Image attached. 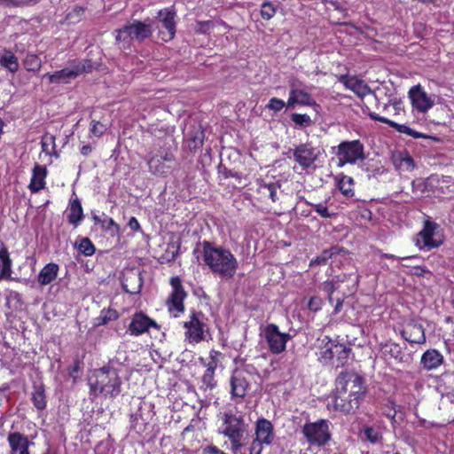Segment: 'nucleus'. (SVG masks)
Segmentation results:
<instances>
[{
	"instance_id": "32",
	"label": "nucleus",
	"mask_w": 454,
	"mask_h": 454,
	"mask_svg": "<svg viewBox=\"0 0 454 454\" xmlns=\"http://www.w3.org/2000/svg\"><path fill=\"white\" fill-rule=\"evenodd\" d=\"M68 222L75 227L83 218V212L81 201L78 198L72 200L69 205Z\"/></svg>"
},
{
	"instance_id": "21",
	"label": "nucleus",
	"mask_w": 454,
	"mask_h": 454,
	"mask_svg": "<svg viewBox=\"0 0 454 454\" xmlns=\"http://www.w3.org/2000/svg\"><path fill=\"white\" fill-rule=\"evenodd\" d=\"M342 397V395L335 391L333 398L332 404L336 411L344 413H352L359 407L360 401L356 400L355 396Z\"/></svg>"
},
{
	"instance_id": "25",
	"label": "nucleus",
	"mask_w": 454,
	"mask_h": 454,
	"mask_svg": "<svg viewBox=\"0 0 454 454\" xmlns=\"http://www.w3.org/2000/svg\"><path fill=\"white\" fill-rule=\"evenodd\" d=\"M47 170L44 166L36 164L33 168V174L28 185L31 192L35 193L43 190L45 186V177Z\"/></svg>"
},
{
	"instance_id": "16",
	"label": "nucleus",
	"mask_w": 454,
	"mask_h": 454,
	"mask_svg": "<svg viewBox=\"0 0 454 454\" xmlns=\"http://www.w3.org/2000/svg\"><path fill=\"white\" fill-rule=\"evenodd\" d=\"M202 316L201 313L193 312L190 319L184 322L185 335L190 342L199 343L204 339V325L200 318Z\"/></svg>"
},
{
	"instance_id": "64",
	"label": "nucleus",
	"mask_w": 454,
	"mask_h": 454,
	"mask_svg": "<svg viewBox=\"0 0 454 454\" xmlns=\"http://www.w3.org/2000/svg\"><path fill=\"white\" fill-rule=\"evenodd\" d=\"M203 454H225L223 450L215 446H210L204 450Z\"/></svg>"
},
{
	"instance_id": "29",
	"label": "nucleus",
	"mask_w": 454,
	"mask_h": 454,
	"mask_svg": "<svg viewBox=\"0 0 454 454\" xmlns=\"http://www.w3.org/2000/svg\"><path fill=\"white\" fill-rule=\"evenodd\" d=\"M31 401L34 406L38 411H43L46 408L47 401L45 395L44 386L41 383H35L33 386V391L31 394Z\"/></svg>"
},
{
	"instance_id": "6",
	"label": "nucleus",
	"mask_w": 454,
	"mask_h": 454,
	"mask_svg": "<svg viewBox=\"0 0 454 454\" xmlns=\"http://www.w3.org/2000/svg\"><path fill=\"white\" fill-rule=\"evenodd\" d=\"M335 154L338 158V167L346 164H355L359 160L365 158L364 145L359 140L343 141L337 147Z\"/></svg>"
},
{
	"instance_id": "2",
	"label": "nucleus",
	"mask_w": 454,
	"mask_h": 454,
	"mask_svg": "<svg viewBox=\"0 0 454 454\" xmlns=\"http://www.w3.org/2000/svg\"><path fill=\"white\" fill-rule=\"evenodd\" d=\"M219 433L230 440L231 450L237 454L249 440V423L241 412L226 411L222 414Z\"/></svg>"
},
{
	"instance_id": "52",
	"label": "nucleus",
	"mask_w": 454,
	"mask_h": 454,
	"mask_svg": "<svg viewBox=\"0 0 454 454\" xmlns=\"http://www.w3.org/2000/svg\"><path fill=\"white\" fill-rule=\"evenodd\" d=\"M285 106V102L282 99H279L278 98H272L270 99L269 103L267 104L266 107L274 111V112H279L281 111Z\"/></svg>"
},
{
	"instance_id": "23",
	"label": "nucleus",
	"mask_w": 454,
	"mask_h": 454,
	"mask_svg": "<svg viewBox=\"0 0 454 454\" xmlns=\"http://www.w3.org/2000/svg\"><path fill=\"white\" fill-rule=\"evenodd\" d=\"M157 327V324L142 313L135 314L129 326L132 334L139 335L146 332L149 327Z\"/></svg>"
},
{
	"instance_id": "44",
	"label": "nucleus",
	"mask_w": 454,
	"mask_h": 454,
	"mask_svg": "<svg viewBox=\"0 0 454 454\" xmlns=\"http://www.w3.org/2000/svg\"><path fill=\"white\" fill-rule=\"evenodd\" d=\"M55 137L51 134L46 133L42 137L41 145L43 152L52 154L55 150Z\"/></svg>"
},
{
	"instance_id": "60",
	"label": "nucleus",
	"mask_w": 454,
	"mask_h": 454,
	"mask_svg": "<svg viewBox=\"0 0 454 454\" xmlns=\"http://www.w3.org/2000/svg\"><path fill=\"white\" fill-rule=\"evenodd\" d=\"M12 265V261L7 262L2 264V270H1V272H0V280L3 279V278H4V279H10L11 278Z\"/></svg>"
},
{
	"instance_id": "31",
	"label": "nucleus",
	"mask_w": 454,
	"mask_h": 454,
	"mask_svg": "<svg viewBox=\"0 0 454 454\" xmlns=\"http://www.w3.org/2000/svg\"><path fill=\"white\" fill-rule=\"evenodd\" d=\"M338 183V188L347 198H352L355 195L354 186L355 182L351 176H346L344 174H340L335 177Z\"/></svg>"
},
{
	"instance_id": "24",
	"label": "nucleus",
	"mask_w": 454,
	"mask_h": 454,
	"mask_svg": "<svg viewBox=\"0 0 454 454\" xmlns=\"http://www.w3.org/2000/svg\"><path fill=\"white\" fill-rule=\"evenodd\" d=\"M444 362L443 356L436 349H428L423 353L420 364L426 371L437 369Z\"/></svg>"
},
{
	"instance_id": "57",
	"label": "nucleus",
	"mask_w": 454,
	"mask_h": 454,
	"mask_svg": "<svg viewBox=\"0 0 454 454\" xmlns=\"http://www.w3.org/2000/svg\"><path fill=\"white\" fill-rule=\"evenodd\" d=\"M219 174H221L224 178H230V177H234L238 180H240L241 179V174L237 172V171H233L231 169H228L226 168L225 167H223V166H220L219 167Z\"/></svg>"
},
{
	"instance_id": "53",
	"label": "nucleus",
	"mask_w": 454,
	"mask_h": 454,
	"mask_svg": "<svg viewBox=\"0 0 454 454\" xmlns=\"http://www.w3.org/2000/svg\"><path fill=\"white\" fill-rule=\"evenodd\" d=\"M396 404L393 401H387V403L385 404L384 408V414L388 419H391L393 421H395V416H396Z\"/></svg>"
},
{
	"instance_id": "41",
	"label": "nucleus",
	"mask_w": 454,
	"mask_h": 454,
	"mask_svg": "<svg viewBox=\"0 0 454 454\" xmlns=\"http://www.w3.org/2000/svg\"><path fill=\"white\" fill-rule=\"evenodd\" d=\"M119 317L118 312L115 309H103L100 312V315L96 318L97 325H106L110 321H114L117 319Z\"/></svg>"
},
{
	"instance_id": "7",
	"label": "nucleus",
	"mask_w": 454,
	"mask_h": 454,
	"mask_svg": "<svg viewBox=\"0 0 454 454\" xmlns=\"http://www.w3.org/2000/svg\"><path fill=\"white\" fill-rule=\"evenodd\" d=\"M268 349L273 355H279L286 350V343L293 336L290 333H281L277 325L270 323L265 325L262 333Z\"/></svg>"
},
{
	"instance_id": "20",
	"label": "nucleus",
	"mask_w": 454,
	"mask_h": 454,
	"mask_svg": "<svg viewBox=\"0 0 454 454\" xmlns=\"http://www.w3.org/2000/svg\"><path fill=\"white\" fill-rule=\"evenodd\" d=\"M122 287L130 294H139L143 286L141 272L137 270H127L122 277Z\"/></svg>"
},
{
	"instance_id": "15",
	"label": "nucleus",
	"mask_w": 454,
	"mask_h": 454,
	"mask_svg": "<svg viewBox=\"0 0 454 454\" xmlns=\"http://www.w3.org/2000/svg\"><path fill=\"white\" fill-rule=\"evenodd\" d=\"M338 81L341 82L346 89L353 91L360 98H364L365 96L371 94L373 95L375 99L377 98L376 95L372 92L367 83L356 76L341 74L338 76Z\"/></svg>"
},
{
	"instance_id": "38",
	"label": "nucleus",
	"mask_w": 454,
	"mask_h": 454,
	"mask_svg": "<svg viewBox=\"0 0 454 454\" xmlns=\"http://www.w3.org/2000/svg\"><path fill=\"white\" fill-rule=\"evenodd\" d=\"M187 137L189 140V147L191 150L197 149L203 145L204 141V131L201 129V127H198L194 132H189L187 134Z\"/></svg>"
},
{
	"instance_id": "35",
	"label": "nucleus",
	"mask_w": 454,
	"mask_h": 454,
	"mask_svg": "<svg viewBox=\"0 0 454 454\" xmlns=\"http://www.w3.org/2000/svg\"><path fill=\"white\" fill-rule=\"evenodd\" d=\"M333 349V358L337 361V366H343L349 357L351 353V348H348L346 345L342 343H335Z\"/></svg>"
},
{
	"instance_id": "36",
	"label": "nucleus",
	"mask_w": 454,
	"mask_h": 454,
	"mask_svg": "<svg viewBox=\"0 0 454 454\" xmlns=\"http://www.w3.org/2000/svg\"><path fill=\"white\" fill-rule=\"evenodd\" d=\"M180 247V239H177L176 240H175L174 239H170L169 242L167 244V248L164 254L161 255V259L168 262L175 261L179 254Z\"/></svg>"
},
{
	"instance_id": "14",
	"label": "nucleus",
	"mask_w": 454,
	"mask_h": 454,
	"mask_svg": "<svg viewBox=\"0 0 454 454\" xmlns=\"http://www.w3.org/2000/svg\"><path fill=\"white\" fill-rule=\"evenodd\" d=\"M440 229V225L434 222L427 220L424 223L423 229L419 232L417 245L420 248H436L442 244V240L434 239V236L437 234V231Z\"/></svg>"
},
{
	"instance_id": "9",
	"label": "nucleus",
	"mask_w": 454,
	"mask_h": 454,
	"mask_svg": "<svg viewBox=\"0 0 454 454\" xmlns=\"http://www.w3.org/2000/svg\"><path fill=\"white\" fill-rule=\"evenodd\" d=\"M92 65L90 60H82L74 64L71 67H66L53 74L47 73L43 77H48L51 83H67L79 74L91 72Z\"/></svg>"
},
{
	"instance_id": "45",
	"label": "nucleus",
	"mask_w": 454,
	"mask_h": 454,
	"mask_svg": "<svg viewBox=\"0 0 454 454\" xmlns=\"http://www.w3.org/2000/svg\"><path fill=\"white\" fill-rule=\"evenodd\" d=\"M276 6L269 1L263 2L261 6V16L265 20H270L276 14Z\"/></svg>"
},
{
	"instance_id": "61",
	"label": "nucleus",
	"mask_w": 454,
	"mask_h": 454,
	"mask_svg": "<svg viewBox=\"0 0 454 454\" xmlns=\"http://www.w3.org/2000/svg\"><path fill=\"white\" fill-rule=\"evenodd\" d=\"M337 289L336 285L333 281H326L324 284V290L328 294V300L331 303L333 302V294Z\"/></svg>"
},
{
	"instance_id": "27",
	"label": "nucleus",
	"mask_w": 454,
	"mask_h": 454,
	"mask_svg": "<svg viewBox=\"0 0 454 454\" xmlns=\"http://www.w3.org/2000/svg\"><path fill=\"white\" fill-rule=\"evenodd\" d=\"M393 162L395 168L401 171H411L415 168L412 157L406 151L397 152L393 155Z\"/></svg>"
},
{
	"instance_id": "30",
	"label": "nucleus",
	"mask_w": 454,
	"mask_h": 454,
	"mask_svg": "<svg viewBox=\"0 0 454 454\" xmlns=\"http://www.w3.org/2000/svg\"><path fill=\"white\" fill-rule=\"evenodd\" d=\"M59 265L53 262L46 264L38 274V282L46 286L51 283L58 276Z\"/></svg>"
},
{
	"instance_id": "46",
	"label": "nucleus",
	"mask_w": 454,
	"mask_h": 454,
	"mask_svg": "<svg viewBox=\"0 0 454 454\" xmlns=\"http://www.w3.org/2000/svg\"><path fill=\"white\" fill-rule=\"evenodd\" d=\"M80 253L85 256H90L95 253V247L88 238H83L78 246Z\"/></svg>"
},
{
	"instance_id": "50",
	"label": "nucleus",
	"mask_w": 454,
	"mask_h": 454,
	"mask_svg": "<svg viewBox=\"0 0 454 454\" xmlns=\"http://www.w3.org/2000/svg\"><path fill=\"white\" fill-rule=\"evenodd\" d=\"M202 383L207 387L212 389L216 386V380H215V371L206 369L204 375L202 376Z\"/></svg>"
},
{
	"instance_id": "12",
	"label": "nucleus",
	"mask_w": 454,
	"mask_h": 454,
	"mask_svg": "<svg viewBox=\"0 0 454 454\" xmlns=\"http://www.w3.org/2000/svg\"><path fill=\"white\" fill-rule=\"evenodd\" d=\"M252 372L246 369H236L230 379L231 398H244L250 387L249 378Z\"/></svg>"
},
{
	"instance_id": "4",
	"label": "nucleus",
	"mask_w": 454,
	"mask_h": 454,
	"mask_svg": "<svg viewBox=\"0 0 454 454\" xmlns=\"http://www.w3.org/2000/svg\"><path fill=\"white\" fill-rule=\"evenodd\" d=\"M153 31L154 21L153 20H134L114 31L115 41L118 43H122V46L127 48L130 46L134 40L139 43L144 42L152 35Z\"/></svg>"
},
{
	"instance_id": "58",
	"label": "nucleus",
	"mask_w": 454,
	"mask_h": 454,
	"mask_svg": "<svg viewBox=\"0 0 454 454\" xmlns=\"http://www.w3.org/2000/svg\"><path fill=\"white\" fill-rule=\"evenodd\" d=\"M389 355L394 357L395 360L402 361L403 360V352L402 348L398 344H391L388 350Z\"/></svg>"
},
{
	"instance_id": "22",
	"label": "nucleus",
	"mask_w": 454,
	"mask_h": 454,
	"mask_svg": "<svg viewBox=\"0 0 454 454\" xmlns=\"http://www.w3.org/2000/svg\"><path fill=\"white\" fill-rule=\"evenodd\" d=\"M368 115L369 117L372 119V120H374V121H380L382 123H386L387 125H389L391 128L395 129L396 131H398L399 133H403V134H406L408 136H411L414 138H424V137H427L426 135L420 133V132H418L412 129H411L410 127L404 125V124H399L397 122H395L386 117H382V116H380L379 114L373 113V112H370L368 113Z\"/></svg>"
},
{
	"instance_id": "33",
	"label": "nucleus",
	"mask_w": 454,
	"mask_h": 454,
	"mask_svg": "<svg viewBox=\"0 0 454 454\" xmlns=\"http://www.w3.org/2000/svg\"><path fill=\"white\" fill-rule=\"evenodd\" d=\"M279 189L280 184L278 182L270 184L261 183L258 186L257 192L262 196L270 198L272 202H276L278 200L277 193Z\"/></svg>"
},
{
	"instance_id": "62",
	"label": "nucleus",
	"mask_w": 454,
	"mask_h": 454,
	"mask_svg": "<svg viewBox=\"0 0 454 454\" xmlns=\"http://www.w3.org/2000/svg\"><path fill=\"white\" fill-rule=\"evenodd\" d=\"M0 261L2 264L12 261L9 255L8 249L4 245H2L0 247Z\"/></svg>"
},
{
	"instance_id": "8",
	"label": "nucleus",
	"mask_w": 454,
	"mask_h": 454,
	"mask_svg": "<svg viewBox=\"0 0 454 454\" xmlns=\"http://www.w3.org/2000/svg\"><path fill=\"white\" fill-rule=\"evenodd\" d=\"M302 434L310 445L324 446L331 439L329 422L326 419H320L306 423L302 427Z\"/></svg>"
},
{
	"instance_id": "13",
	"label": "nucleus",
	"mask_w": 454,
	"mask_h": 454,
	"mask_svg": "<svg viewBox=\"0 0 454 454\" xmlns=\"http://www.w3.org/2000/svg\"><path fill=\"white\" fill-rule=\"evenodd\" d=\"M255 438L252 441L250 446L253 449L262 450V444L270 445L274 440V427L272 423L264 419H258L255 422Z\"/></svg>"
},
{
	"instance_id": "18",
	"label": "nucleus",
	"mask_w": 454,
	"mask_h": 454,
	"mask_svg": "<svg viewBox=\"0 0 454 454\" xmlns=\"http://www.w3.org/2000/svg\"><path fill=\"white\" fill-rule=\"evenodd\" d=\"M412 106L419 112L426 113L434 106V100L427 95L420 85L412 87L409 91Z\"/></svg>"
},
{
	"instance_id": "19",
	"label": "nucleus",
	"mask_w": 454,
	"mask_h": 454,
	"mask_svg": "<svg viewBox=\"0 0 454 454\" xmlns=\"http://www.w3.org/2000/svg\"><path fill=\"white\" fill-rule=\"evenodd\" d=\"M7 441L11 449L10 454H30L29 447L34 444L27 436L19 432L10 433Z\"/></svg>"
},
{
	"instance_id": "39",
	"label": "nucleus",
	"mask_w": 454,
	"mask_h": 454,
	"mask_svg": "<svg viewBox=\"0 0 454 454\" xmlns=\"http://www.w3.org/2000/svg\"><path fill=\"white\" fill-rule=\"evenodd\" d=\"M103 220L101 223V228L108 232L111 236L114 237L120 234V226L117 224L113 218L103 214Z\"/></svg>"
},
{
	"instance_id": "54",
	"label": "nucleus",
	"mask_w": 454,
	"mask_h": 454,
	"mask_svg": "<svg viewBox=\"0 0 454 454\" xmlns=\"http://www.w3.org/2000/svg\"><path fill=\"white\" fill-rule=\"evenodd\" d=\"M306 203L309 205H311L315 208L316 212L319 214L320 216H322L324 218L332 217V214L329 213L327 207L325 206L324 204H322V203L311 204V203H309L308 201Z\"/></svg>"
},
{
	"instance_id": "51",
	"label": "nucleus",
	"mask_w": 454,
	"mask_h": 454,
	"mask_svg": "<svg viewBox=\"0 0 454 454\" xmlns=\"http://www.w3.org/2000/svg\"><path fill=\"white\" fill-rule=\"evenodd\" d=\"M214 24L211 20L197 21L194 30L199 34H207L213 28Z\"/></svg>"
},
{
	"instance_id": "55",
	"label": "nucleus",
	"mask_w": 454,
	"mask_h": 454,
	"mask_svg": "<svg viewBox=\"0 0 454 454\" xmlns=\"http://www.w3.org/2000/svg\"><path fill=\"white\" fill-rule=\"evenodd\" d=\"M38 0H0V4L7 6H20L26 4H32L36 3Z\"/></svg>"
},
{
	"instance_id": "10",
	"label": "nucleus",
	"mask_w": 454,
	"mask_h": 454,
	"mask_svg": "<svg viewBox=\"0 0 454 454\" xmlns=\"http://www.w3.org/2000/svg\"><path fill=\"white\" fill-rule=\"evenodd\" d=\"M176 12L172 9H163L159 11L154 21V30L158 29L161 39L168 42L176 35Z\"/></svg>"
},
{
	"instance_id": "42",
	"label": "nucleus",
	"mask_w": 454,
	"mask_h": 454,
	"mask_svg": "<svg viewBox=\"0 0 454 454\" xmlns=\"http://www.w3.org/2000/svg\"><path fill=\"white\" fill-rule=\"evenodd\" d=\"M290 91L294 97L298 105L310 106L312 104L313 100L308 92L296 89H292Z\"/></svg>"
},
{
	"instance_id": "40",
	"label": "nucleus",
	"mask_w": 454,
	"mask_h": 454,
	"mask_svg": "<svg viewBox=\"0 0 454 454\" xmlns=\"http://www.w3.org/2000/svg\"><path fill=\"white\" fill-rule=\"evenodd\" d=\"M42 61L39 57L33 53H28L24 59V67L29 72H37L41 68Z\"/></svg>"
},
{
	"instance_id": "11",
	"label": "nucleus",
	"mask_w": 454,
	"mask_h": 454,
	"mask_svg": "<svg viewBox=\"0 0 454 454\" xmlns=\"http://www.w3.org/2000/svg\"><path fill=\"white\" fill-rule=\"evenodd\" d=\"M290 152L293 153L294 161L300 165L302 170L311 168L320 154L319 149L313 146L311 143L301 144Z\"/></svg>"
},
{
	"instance_id": "34",
	"label": "nucleus",
	"mask_w": 454,
	"mask_h": 454,
	"mask_svg": "<svg viewBox=\"0 0 454 454\" xmlns=\"http://www.w3.org/2000/svg\"><path fill=\"white\" fill-rule=\"evenodd\" d=\"M149 170L153 175L163 176L169 172L170 166L165 164L159 155L153 156L148 160Z\"/></svg>"
},
{
	"instance_id": "63",
	"label": "nucleus",
	"mask_w": 454,
	"mask_h": 454,
	"mask_svg": "<svg viewBox=\"0 0 454 454\" xmlns=\"http://www.w3.org/2000/svg\"><path fill=\"white\" fill-rule=\"evenodd\" d=\"M411 186L413 192L418 191L423 192L425 191L426 184L422 180H413L411 182Z\"/></svg>"
},
{
	"instance_id": "56",
	"label": "nucleus",
	"mask_w": 454,
	"mask_h": 454,
	"mask_svg": "<svg viewBox=\"0 0 454 454\" xmlns=\"http://www.w3.org/2000/svg\"><path fill=\"white\" fill-rule=\"evenodd\" d=\"M106 131V127L98 121H92L90 124V132L96 137H100Z\"/></svg>"
},
{
	"instance_id": "5",
	"label": "nucleus",
	"mask_w": 454,
	"mask_h": 454,
	"mask_svg": "<svg viewBox=\"0 0 454 454\" xmlns=\"http://www.w3.org/2000/svg\"><path fill=\"white\" fill-rule=\"evenodd\" d=\"M364 379L353 372H342L336 379L335 391L348 396H355L356 400L361 401L364 393Z\"/></svg>"
},
{
	"instance_id": "26",
	"label": "nucleus",
	"mask_w": 454,
	"mask_h": 454,
	"mask_svg": "<svg viewBox=\"0 0 454 454\" xmlns=\"http://www.w3.org/2000/svg\"><path fill=\"white\" fill-rule=\"evenodd\" d=\"M402 336L410 343L423 344L426 342L424 328L420 325H409L402 332Z\"/></svg>"
},
{
	"instance_id": "28",
	"label": "nucleus",
	"mask_w": 454,
	"mask_h": 454,
	"mask_svg": "<svg viewBox=\"0 0 454 454\" xmlns=\"http://www.w3.org/2000/svg\"><path fill=\"white\" fill-rule=\"evenodd\" d=\"M0 66L11 73H16L19 70L18 59L14 53L8 49H3L0 51Z\"/></svg>"
},
{
	"instance_id": "47",
	"label": "nucleus",
	"mask_w": 454,
	"mask_h": 454,
	"mask_svg": "<svg viewBox=\"0 0 454 454\" xmlns=\"http://www.w3.org/2000/svg\"><path fill=\"white\" fill-rule=\"evenodd\" d=\"M291 120L295 125L302 128H307L312 123L311 118L308 114H292Z\"/></svg>"
},
{
	"instance_id": "48",
	"label": "nucleus",
	"mask_w": 454,
	"mask_h": 454,
	"mask_svg": "<svg viewBox=\"0 0 454 454\" xmlns=\"http://www.w3.org/2000/svg\"><path fill=\"white\" fill-rule=\"evenodd\" d=\"M221 356H222V353L220 351L212 349L209 352V361L207 363H205L202 361V363L207 370L215 371V369L219 364V357Z\"/></svg>"
},
{
	"instance_id": "49",
	"label": "nucleus",
	"mask_w": 454,
	"mask_h": 454,
	"mask_svg": "<svg viewBox=\"0 0 454 454\" xmlns=\"http://www.w3.org/2000/svg\"><path fill=\"white\" fill-rule=\"evenodd\" d=\"M365 440L369 441L372 443H376L381 438L380 434L373 427H365L363 431Z\"/></svg>"
},
{
	"instance_id": "17",
	"label": "nucleus",
	"mask_w": 454,
	"mask_h": 454,
	"mask_svg": "<svg viewBox=\"0 0 454 454\" xmlns=\"http://www.w3.org/2000/svg\"><path fill=\"white\" fill-rule=\"evenodd\" d=\"M170 284L173 287V292L168 301V309L170 312L176 310L177 313H182L184 310V300L186 297V293L178 277L172 278Z\"/></svg>"
},
{
	"instance_id": "3",
	"label": "nucleus",
	"mask_w": 454,
	"mask_h": 454,
	"mask_svg": "<svg viewBox=\"0 0 454 454\" xmlns=\"http://www.w3.org/2000/svg\"><path fill=\"white\" fill-rule=\"evenodd\" d=\"M121 380L117 371L111 367H103L94 372L89 379L90 391L94 395L115 397L121 393Z\"/></svg>"
},
{
	"instance_id": "37",
	"label": "nucleus",
	"mask_w": 454,
	"mask_h": 454,
	"mask_svg": "<svg viewBox=\"0 0 454 454\" xmlns=\"http://www.w3.org/2000/svg\"><path fill=\"white\" fill-rule=\"evenodd\" d=\"M327 340L325 345L320 348L318 354V360L322 364H328L330 361L333 359V349L335 342L329 340L327 337L325 338Z\"/></svg>"
},
{
	"instance_id": "43",
	"label": "nucleus",
	"mask_w": 454,
	"mask_h": 454,
	"mask_svg": "<svg viewBox=\"0 0 454 454\" xmlns=\"http://www.w3.org/2000/svg\"><path fill=\"white\" fill-rule=\"evenodd\" d=\"M336 253L337 248L335 247H333L330 249H325L318 256H317L314 260L310 262V265H324Z\"/></svg>"
},
{
	"instance_id": "1",
	"label": "nucleus",
	"mask_w": 454,
	"mask_h": 454,
	"mask_svg": "<svg viewBox=\"0 0 454 454\" xmlns=\"http://www.w3.org/2000/svg\"><path fill=\"white\" fill-rule=\"evenodd\" d=\"M203 257L205 264L214 274L226 279L232 278L236 274L239 263L229 249L204 241Z\"/></svg>"
},
{
	"instance_id": "59",
	"label": "nucleus",
	"mask_w": 454,
	"mask_h": 454,
	"mask_svg": "<svg viewBox=\"0 0 454 454\" xmlns=\"http://www.w3.org/2000/svg\"><path fill=\"white\" fill-rule=\"evenodd\" d=\"M322 304V299L317 296H314L309 299L308 307L309 310L316 312L321 309Z\"/></svg>"
}]
</instances>
